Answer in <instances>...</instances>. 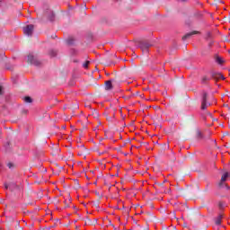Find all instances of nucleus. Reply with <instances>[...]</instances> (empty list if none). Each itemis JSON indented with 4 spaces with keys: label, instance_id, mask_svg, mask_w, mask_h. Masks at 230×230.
Returning <instances> with one entry per match:
<instances>
[{
    "label": "nucleus",
    "instance_id": "obj_1",
    "mask_svg": "<svg viewBox=\"0 0 230 230\" xmlns=\"http://www.w3.org/2000/svg\"><path fill=\"white\" fill-rule=\"evenodd\" d=\"M230 177V172H225L222 177L221 180L218 182V188L220 190H224V188H226V190H230V186L227 185V179Z\"/></svg>",
    "mask_w": 230,
    "mask_h": 230
},
{
    "label": "nucleus",
    "instance_id": "obj_2",
    "mask_svg": "<svg viewBox=\"0 0 230 230\" xmlns=\"http://www.w3.org/2000/svg\"><path fill=\"white\" fill-rule=\"evenodd\" d=\"M154 46L149 40L139 41V48L143 53H148V49Z\"/></svg>",
    "mask_w": 230,
    "mask_h": 230
},
{
    "label": "nucleus",
    "instance_id": "obj_3",
    "mask_svg": "<svg viewBox=\"0 0 230 230\" xmlns=\"http://www.w3.org/2000/svg\"><path fill=\"white\" fill-rule=\"evenodd\" d=\"M27 62L32 66H40V61L33 54H29L27 57Z\"/></svg>",
    "mask_w": 230,
    "mask_h": 230
},
{
    "label": "nucleus",
    "instance_id": "obj_4",
    "mask_svg": "<svg viewBox=\"0 0 230 230\" xmlns=\"http://www.w3.org/2000/svg\"><path fill=\"white\" fill-rule=\"evenodd\" d=\"M211 103L208 102V93H203L202 101H201V110L206 111L208 107H209Z\"/></svg>",
    "mask_w": 230,
    "mask_h": 230
},
{
    "label": "nucleus",
    "instance_id": "obj_5",
    "mask_svg": "<svg viewBox=\"0 0 230 230\" xmlns=\"http://www.w3.org/2000/svg\"><path fill=\"white\" fill-rule=\"evenodd\" d=\"M33 30H34L33 25H31V24L27 25L23 28V33H24V35H27L28 37H31V35H33Z\"/></svg>",
    "mask_w": 230,
    "mask_h": 230
},
{
    "label": "nucleus",
    "instance_id": "obj_6",
    "mask_svg": "<svg viewBox=\"0 0 230 230\" xmlns=\"http://www.w3.org/2000/svg\"><path fill=\"white\" fill-rule=\"evenodd\" d=\"M5 190H10V191H14V190H21L19 185H16L14 182L4 183Z\"/></svg>",
    "mask_w": 230,
    "mask_h": 230
},
{
    "label": "nucleus",
    "instance_id": "obj_7",
    "mask_svg": "<svg viewBox=\"0 0 230 230\" xmlns=\"http://www.w3.org/2000/svg\"><path fill=\"white\" fill-rule=\"evenodd\" d=\"M211 76L215 79V80H226V78L224 77V75L218 73V72H212L211 73Z\"/></svg>",
    "mask_w": 230,
    "mask_h": 230
},
{
    "label": "nucleus",
    "instance_id": "obj_8",
    "mask_svg": "<svg viewBox=\"0 0 230 230\" xmlns=\"http://www.w3.org/2000/svg\"><path fill=\"white\" fill-rule=\"evenodd\" d=\"M45 17H48L49 21H55V14L51 10L47 11V13H45Z\"/></svg>",
    "mask_w": 230,
    "mask_h": 230
},
{
    "label": "nucleus",
    "instance_id": "obj_9",
    "mask_svg": "<svg viewBox=\"0 0 230 230\" xmlns=\"http://www.w3.org/2000/svg\"><path fill=\"white\" fill-rule=\"evenodd\" d=\"M197 33H199V31H197L189 32L182 37V40H187V39H190V37H191L192 35H197Z\"/></svg>",
    "mask_w": 230,
    "mask_h": 230
},
{
    "label": "nucleus",
    "instance_id": "obj_10",
    "mask_svg": "<svg viewBox=\"0 0 230 230\" xmlns=\"http://www.w3.org/2000/svg\"><path fill=\"white\" fill-rule=\"evenodd\" d=\"M75 40L73 36L68 37V39L66 40L68 46H73L75 44Z\"/></svg>",
    "mask_w": 230,
    "mask_h": 230
},
{
    "label": "nucleus",
    "instance_id": "obj_11",
    "mask_svg": "<svg viewBox=\"0 0 230 230\" xmlns=\"http://www.w3.org/2000/svg\"><path fill=\"white\" fill-rule=\"evenodd\" d=\"M224 218V216L220 214L217 218H216V225L220 226L222 224V219Z\"/></svg>",
    "mask_w": 230,
    "mask_h": 230
},
{
    "label": "nucleus",
    "instance_id": "obj_12",
    "mask_svg": "<svg viewBox=\"0 0 230 230\" xmlns=\"http://www.w3.org/2000/svg\"><path fill=\"white\" fill-rule=\"evenodd\" d=\"M105 89H106V91H111V89H112V82L106 81V83H105Z\"/></svg>",
    "mask_w": 230,
    "mask_h": 230
},
{
    "label": "nucleus",
    "instance_id": "obj_13",
    "mask_svg": "<svg viewBox=\"0 0 230 230\" xmlns=\"http://www.w3.org/2000/svg\"><path fill=\"white\" fill-rule=\"evenodd\" d=\"M216 62H217V64L222 65V64L224 63V59H223L221 57H217V58H216Z\"/></svg>",
    "mask_w": 230,
    "mask_h": 230
},
{
    "label": "nucleus",
    "instance_id": "obj_14",
    "mask_svg": "<svg viewBox=\"0 0 230 230\" xmlns=\"http://www.w3.org/2000/svg\"><path fill=\"white\" fill-rule=\"evenodd\" d=\"M24 102L26 103H31V102H32L31 97H30V96L25 97L24 98Z\"/></svg>",
    "mask_w": 230,
    "mask_h": 230
},
{
    "label": "nucleus",
    "instance_id": "obj_15",
    "mask_svg": "<svg viewBox=\"0 0 230 230\" xmlns=\"http://www.w3.org/2000/svg\"><path fill=\"white\" fill-rule=\"evenodd\" d=\"M49 55L50 57H57V51H56V50H50V51L49 52Z\"/></svg>",
    "mask_w": 230,
    "mask_h": 230
},
{
    "label": "nucleus",
    "instance_id": "obj_16",
    "mask_svg": "<svg viewBox=\"0 0 230 230\" xmlns=\"http://www.w3.org/2000/svg\"><path fill=\"white\" fill-rule=\"evenodd\" d=\"M209 81V78L208 76H203L201 79V83L206 84V82Z\"/></svg>",
    "mask_w": 230,
    "mask_h": 230
},
{
    "label": "nucleus",
    "instance_id": "obj_17",
    "mask_svg": "<svg viewBox=\"0 0 230 230\" xmlns=\"http://www.w3.org/2000/svg\"><path fill=\"white\" fill-rule=\"evenodd\" d=\"M89 64H91L90 61H86L83 67H84V69H87L89 67Z\"/></svg>",
    "mask_w": 230,
    "mask_h": 230
},
{
    "label": "nucleus",
    "instance_id": "obj_18",
    "mask_svg": "<svg viewBox=\"0 0 230 230\" xmlns=\"http://www.w3.org/2000/svg\"><path fill=\"white\" fill-rule=\"evenodd\" d=\"M197 137H199V139H201L202 137V132H200V130L197 131Z\"/></svg>",
    "mask_w": 230,
    "mask_h": 230
},
{
    "label": "nucleus",
    "instance_id": "obj_19",
    "mask_svg": "<svg viewBox=\"0 0 230 230\" xmlns=\"http://www.w3.org/2000/svg\"><path fill=\"white\" fill-rule=\"evenodd\" d=\"M7 166H8V168H13V164L9 163V164H7Z\"/></svg>",
    "mask_w": 230,
    "mask_h": 230
},
{
    "label": "nucleus",
    "instance_id": "obj_20",
    "mask_svg": "<svg viewBox=\"0 0 230 230\" xmlns=\"http://www.w3.org/2000/svg\"><path fill=\"white\" fill-rule=\"evenodd\" d=\"M3 94V86H0V95Z\"/></svg>",
    "mask_w": 230,
    "mask_h": 230
},
{
    "label": "nucleus",
    "instance_id": "obj_21",
    "mask_svg": "<svg viewBox=\"0 0 230 230\" xmlns=\"http://www.w3.org/2000/svg\"><path fill=\"white\" fill-rule=\"evenodd\" d=\"M179 1H181V3H185V1H188V0H179Z\"/></svg>",
    "mask_w": 230,
    "mask_h": 230
},
{
    "label": "nucleus",
    "instance_id": "obj_22",
    "mask_svg": "<svg viewBox=\"0 0 230 230\" xmlns=\"http://www.w3.org/2000/svg\"><path fill=\"white\" fill-rule=\"evenodd\" d=\"M219 208H222V202H219Z\"/></svg>",
    "mask_w": 230,
    "mask_h": 230
}]
</instances>
